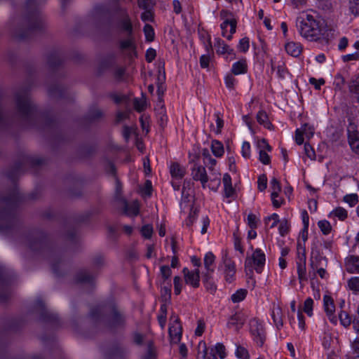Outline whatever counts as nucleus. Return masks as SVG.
I'll return each mask as SVG.
<instances>
[{
    "mask_svg": "<svg viewBox=\"0 0 359 359\" xmlns=\"http://www.w3.org/2000/svg\"><path fill=\"white\" fill-rule=\"evenodd\" d=\"M297 27L299 34L309 41L327 39V29L309 11H303L297 18Z\"/></svg>",
    "mask_w": 359,
    "mask_h": 359,
    "instance_id": "f257e3e1",
    "label": "nucleus"
},
{
    "mask_svg": "<svg viewBox=\"0 0 359 359\" xmlns=\"http://www.w3.org/2000/svg\"><path fill=\"white\" fill-rule=\"evenodd\" d=\"M265 254L260 249H256L251 257H248L245 262V269L252 270L254 266L255 271L260 273L262 271L263 267L265 265Z\"/></svg>",
    "mask_w": 359,
    "mask_h": 359,
    "instance_id": "f03ea898",
    "label": "nucleus"
},
{
    "mask_svg": "<svg viewBox=\"0 0 359 359\" xmlns=\"http://www.w3.org/2000/svg\"><path fill=\"white\" fill-rule=\"evenodd\" d=\"M250 331L254 341L259 346H262L266 339V332L262 323L256 319L250 322Z\"/></svg>",
    "mask_w": 359,
    "mask_h": 359,
    "instance_id": "7ed1b4c3",
    "label": "nucleus"
},
{
    "mask_svg": "<svg viewBox=\"0 0 359 359\" xmlns=\"http://www.w3.org/2000/svg\"><path fill=\"white\" fill-rule=\"evenodd\" d=\"M215 48L217 54L222 55L226 60H233L236 58V53L233 48L227 45L223 40L216 38L215 40Z\"/></svg>",
    "mask_w": 359,
    "mask_h": 359,
    "instance_id": "20e7f679",
    "label": "nucleus"
},
{
    "mask_svg": "<svg viewBox=\"0 0 359 359\" xmlns=\"http://www.w3.org/2000/svg\"><path fill=\"white\" fill-rule=\"evenodd\" d=\"M223 269L225 280L231 283L235 280L236 264L226 255L222 257V264L220 266Z\"/></svg>",
    "mask_w": 359,
    "mask_h": 359,
    "instance_id": "39448f33",
    "label": "nucleus"
},
{
    "mask_svg": "<svg viewBox=\"0 0 359 359\" xmlns=\"http://www.w3.org/2000/svg\"><path fill=\"white\" fill-rule=\"evenodd\" d=\"M191 177L194 180L199 181L203 189L207 187V182L209 179L205 167L201 165L194 164L191 169Z\"/></svg>",
    "mask_w": 359,
    "mask_h": 359,
    "instance_id": "423d86ee",
    "label": "nucleus"
},
{
    "mask_svg": "<svg viewBox=\"0 0 359 359\" xmlns=\"http://www.w3.org/2000/svg\"><path fill=\"white\" fill-rule=\"evenodd\" d=\"M314 131L315 129L313 126L308 123L304 124L295 131V142L297 144L301 145L304 142V136L307 139H310L313 137Z\"/></svg>",
    "mask_w": 359,
    "mask_h": 359,
    "instance_id": "0eeeda50",
    "label": "nucleus"
},
{
    "mask_svg": "<svg viewBox=\"0 0 359 359\" xmlns=\"http://www.w3.org/2000/svg\"><path fill=\"white\" fill-rule=\"evenodd\" d=\"M185 283L190 285L194 288H197L200 285V271L196 269L194 271H189L187 268L182 270Z\"/></svg>",
    "mask_w": 359,
    "mask_h": 359,
    "instance_id": "6e6552de",
    "label": "nucleus"
},
{
    "mask_svg": "<svg viewBox=\"0 0 359 359\" xmlns=\"http://www.w3.org/2000/svg\"><path fill=\"white\" fill-rule=\"evenodd\" d=\"M17 107L23 115H28L33 110L32 102L27 95L17 97Z\"/></svg>",
    "mask_w": 359,
    "mask_h": 359,
    "instance_id": "1a4fd4ad",
    "label": "nucleus"
},
{
    "mask_svg": "<svg viewBox=\"0 0 359 359\" xmlns=\"http://www.w3.org/2000/svg\"><path fill=\"white\" fill-rule=\"evenodd\" d=\"M323 306L325 311L328 316L330 320L333 323H337L336 317L334 316L335 312V306L332 298L328 295L323 297Z\"/></svg>",
    "mask_w": 359,
    "mask_h": 359,
    "instance_id": "9d476101",
    "label": "nucleus"
},
{
    "mask_svg": "<svg viewBox=\"0 0 359 359\" xmlns=\"http://www.w3.org/2000/svg\"><path fill=\"white\" fill-rule=\"evenodd\" d=\"M236 20L223 22L220 25L222 36L226 38L229 41L231 40L232 36L236 30Z\"/></svg>",
    "mask_w": 359,
    "mask_h": 359,
    "instance_id": "9b49d317",
    "label": "nucleus"
},
{
    "mask_svg": "<svg viewBox=\"0 0 359 359\" xmlns=\"http://www.w3.org/2000/svg\"><path fill=\"white\" fill-rule=\"evenodd\" d=\"M345 269L349 273H359V256H348L345 259Z\"/></svg>",
    "mask_w": 359,
    "mask_h": 359,
    "instance_id": "f8f14e48",
    "label": "nucleus"
},
{
    "mask_svg": "<svg viewBox=\"0 0 359 359\" xmlns=\"http://www.w3.org/2000/svg\"><path fill=\"white\" fill-rule=\"evenodd\" d=\"M169 334L172 343L177 344L182 337V327L176 318L173 323L169 327Z\"/></svg>",
    "mask_w": 359,
    "mask_h": 359,
    "instance_id": "ddd939ff",
    "label": "nucleus"
},
{
    "mask_svg": "<svg viewBox=\"0 0 359 359\" xmlns=\"http://www.w3.org/2000/svg\"><path fill=\"white\" fill-rule=\"evenodd\" d=\"M327 259L325 257L323 256L320 251H312L310 258L311 268H318L320 266H327Z\"/></svg>",
    "mask_w": 359,
    "mask_h": 359,
    "instance_id": "4468645a",
    "label": "nucleus"
},
{
    "mask_svg": "<svg viewBox=\"0 0 359 359\" xmlns=\"http://www.w3.org/2000/svg\"><path fill=\"white\" fill-rule=\"evenodd\" d=\"M118 29L125 32L128 35L133 34V25L130 17L127 13H124L118 22Z\"/></svg>",
    "mask_w": 359,
    "mask_h": 359,
    "instance_id": "2eb2a0df",
    "label": "nucleus"
},
{
    "mask_svg": "<svg viewBox=\"0 0 359 359\" xmlns=\"http://www.w3.org/2000/svg\"><path fill=\"white\" fill-rule=\"evenodd\" d=\"M215 256L212 252H207L203 259V264L205 272L203 274L213 273L215 271Z\"/></svg>",
    "mask_w": 359,
    "mask_h": 359,
    "instance_id": "dca6fc26",
    "label": "nucleus"
},
{
    "mask_svg": "<svg viewBox=\"0 0 359 359\" xmlns=\"http://www.w3.org/2000/svg\"><path fill=\"white\" fill-rule=\"evenodd\" d=\"M170 172L172 178L181 180L185 175L186 169L180 163L174 162L170 165Z\"/></svg>",
    "mask_w": 359,
    "mask_h": 359,
    "instance_id": "f3484780",
    "label": "nucleus"
},
{
    "mask_svg": "<svg viewBox=\"0 0 359 359\" xmlns=\"http://www.w3.org/2000/svg\"><path fill=\"white\" fill-rule=\"evenodd\" d=\"M285 49L289 55L298 57L302 51V46L299 43L289 41L285 43Z\"/></svg>",
    "mask_w": 359,
    "mask_h": 359,
    "instance_id": "a211bd4d",
    "label": "nucleus"
},
{
    "mask_svg": "<svg viewBox=\"0 0 359 359\" xmlns=\"http://www.w3.org/2000/svg\"><path fill=\"white\" fill-rule=\"evenodd\" d=\"M248 71L247 60L245 58H242L238 62L233 64L231 67V72L234 75H238L245 74Z\"/></svg>",
    "mask_w": 359,
    "mask_h": 359,
    "instance_id": "6ab92c4d",
    "label": "nucleus"
},
{
    "mask_svg": "<svg viewBox=\"0 0 359 359\" xmlns=\"http://www.w3.org/2000/svg\"><path fill=\"white\" fill-rule=\"evenodd\" d=\"M211 151L212 154L217 158H221L224 154V148L223 144L217 140H213L211 142Z\"/></svg>",
    "mask_w": 359,
    "mask_h": 359,
    "instance_id": "aec40b11",
    "label": "nucleus"
},
{
    "mask_svg": "<svg viewBox=\"0 0 359 359\" xmlns=\"http://www.w3.org/2000/svg\"><path fill=\"white\" fill-rule=\"evenodd\" d=\"M244 324V320L240 314H235L232 316L228 323L227 326L229 328H234L236 331H238Z\"/></svg>",
    "mask_w": 359,
    "mask_h": 359,
    "instance_id": "412c9836",
    "label": "nucleus"
},
{
    "mask_svg": "<svg viewBox=\"0 0 359 359\" xmlns=\"http://www.w3.org/2000/svg\"><path fill=\"white\" fill-rule=\"evenodd\" d=\"M201 348L202 351H200V352L203 353V359H217L215 353V349L212 347L207 348L204 341H201L199 343V349L201 350Z\"/></svg>",
    "mask_w": 359,
    "mask_h": 359,
    "instance_id": "4be33fe9",
    "label": "nucleus"
},
{
    "mask_svg": "<svg viewBox=\"0 0 359 359\" xmlns=\"http://www.w3.org/2000/svg\"><path fill=\"white\" fill-rule=\"evenodd\" d=\"M328 217L331 219L337 218L341 221H344L348 217V212L342 207H337L330 212Z\"/></svg>",
    "mask_w": 359,
    "mask_h": 359,
    "instance_id": "5701e85b",
    "label": "nucleus"
},
{
    "mask_svg": "<svg viewBox=\"0 0 359 359\" xmlns=\"http://www.w3.org/2000/svg\"><path fill=\"white\" fill-rule=\"evenodd\" d=\"M212 273L203 274V281L206 290L211 294H214L217 286L212 280Z\"/></svg>",
    "mask_w": 359,
    "mask_h": 359,
    "instance_id": "b1692460",
    "label": "nucleus"
},
{
    "mask_svg": "<svg viewBox=\"0 0 359 359\" xmlns=\"http://www.w3.org/2000/svg\"><path fill=\"white\" fill-rule=\"evenodd\" d=\"M257 122L262 125L264 128L271 130L273 128V125L269 121V117L266 113L264 111H258L257 114Z\"/></svg>",
    "mask_w": 359,
    "mask_h": 359,
    "instance_id": "393cba45",
    "label": "nucleus"
},
{
    "mask_svg": "<svg viewBox=\"0 0 359 359\" xmlns=\"http://www.w3.org/2000/svg\"><path fill=\"white\" fill-rule=\"evenodd\" d=\"M298 279L300 283L307 280L306 262H296Z\"/></svg>",
    "mask_w": 359,
    "mask_h": 359,
    "instance_id": "a878e982",
    "label": "nucleus"
},
{
    "mask_svg": "<svg viewBox=\"0 0 359 359\" xmlns=\"http://www.w3.org/2000/svg\"><path fill=\"white\" fill-rule=\"evenodd\" d=\"M348 89L351 93L359 95V74L351 79L348 83Z\"/></svg>",
    "mask_w": 359,
    "mask_h": 359,
    "instance_id": "bb28decb",
    "label": "nucleus"
},
{
    "mask_svg": "<svg viewBox=\"0 0 359 359\" xmlns=\"http://www.w3.org/2000/svg\"><path fill=\"white\" fill-rule=\"evenodd\" d=\"M306 255L304 245L299 241L297 246V262H306Z\"/></svg>",
    "mask_w": 359,
    "mask_h": 359,
    "instance_id": "cd10ccee",
    "label": "nucleus"
},
{
    "mask_svg": "<svg viewBox=\"0 0 359 359\" xmlns=\"http://www.w3.org/2000/svg\"><path fill=\"white\" fill-rule=\"evenodd\" d=\"M348 288L353 293L357 294L359 292V276H353L349 278L347 281Z\"/></svg>",
    "mask_w": 359,
    "mask_h": 359,
    "instance_id": "c85d7f7f",
    "label": "nucleus"
},
{
    "mask_svg": "<svg viewBox=\"0 0 359 359\" xmlns=\"http://www.w3.org/2000/svg\"><path fill=\"white\" fill-rule=\"evenodd\" d=\"M212 175L213 178L210 180V183L208 187L211 190L217 191L221 184V174L219 172H215L212 173Z\"/></svg>",
    "mask_w": 359,
    "mask_h": 359,
    "instance_id": "c756f323",
    "label": "nucleus"
},
{
    "mask_svg": "<svg viewBox=\"0 0 359 359\" xmlns=\"http://www.w3.org/2000/svg\"><path fill=\"white\" fill-rule=\"evenodd\" d=\"M124 319L123 316L116 311H114L110 320V325L116 327L123 323Z\"/></svg>",
    "mask_w": 359,
    "mask_h": 359,
    "instance_id": "7c9ffc66",
    "label": "nucleus"
},
{
    "mask_svg": "<svg viewBox=\"0 0 359 359\" xmlns=\"http://www.w3.org/2000/svg\"><path fill=\"white\" fill-rule=\"evenodd\" d=\"M339 320H340L341 324L344 327H349L351 325V324L352 323V322H353V320H351V316L346 311H341L339 315Z\"/></svg>",
    "mask_w": 359,
    "mask_h": 359,
    "instance_id": "2f4dec72",
    "label": "nucleus"
},
{
    "mask_svg": "<svg viewBox=\"0 0 359 359\" xmlns=\"http://www.w3.org/2000/svg\"><path fill=\"white\" fill-rule=\"evenodd\" d=\"M167 309L165 304L161 305L160 309V314L158 316V321L162 329L165 327L166 323Z\"/></svg>",
    "mask_w": 359,
    "mask_h": 359,
    "instance_id": "473e14b6",
    "label": "nucleus"
},
{
    "mask_svg": "<svg viewBox=\"0 0 359 359\" xmlns=\"http://www.w3.org/2000/svg\"><path fill=\"white\" fill-rule=\"evenodd\" d=\"M359 197L356 194H346L344 196L343 201L348 203L350 207H354L359 201Z\"/></svg>",
    "mask_w": 359,
    "mask_h": 359,
    "instance_id": "72a5a7b5",
    "label": "nucleus"
},
{
    "mask_svg": "<svg viewBox=\"0 0 359 359\" xmlns=\"http://www.w3.org/2000/svg\"><path fill=\"white\" fill-rule=\"evenodd\" d=\"M120 48L122 50L135 48L134 39L132 35H128V38L126 39L120 41Z\"/></svg>",
    "mask_w": 359,
    "mask_h": 359,
    "instance_id": "f704fd0d",
    "label": "nucleus"
},
{
    "mask_svg": "<svg viewBox=\"0 0 359 359\" xmlns=\"http://www.w3.org/2000/svg\"><path fill=\"white\" fill-rule=\"evenodd\" d=\"M247 294V290L245 289H240L231 295V300L234 303H238L243 301Z\"/></svg>",
    "mask_w": 359,
    "mask_h": 359,
    "instance_id": "c9c22d12",
    "label": "nucleus"
},
{
    "mask_svg": "<svg viewBox=\"0 0 359 359\" xmlns=\"http://www.w3.org/2000/svg\"><path fill=\"white\" fill-rule=\"evenodd\" d=\"M318 226L324 235L329 234L332 231V226L330 223L325 219L319 221L318 222Z\"/></svg>",
    "mask_w": 359,
    "mask_h": 359,
    "instance_id": "e433bc0d",
    "label": "nucleus"
},
{
    "mask_svg": "<svg viewBox=\"0 0 359 359\" xmlns=\"http://www.w3.org/2000/svg\"><path fill=\"white\" fill-rule=\"evenodd\" d=\"M235 354L239 359H250L248 351L243 346H238Z\"/></svg>",
    "mask_w": 359,
    "mask_h": 359,
    "instance_id": "4c0bfd02",
    "label": "nucleus"
},
{
    "mask_svg": "<svg viewBox=\"0 0 359 359\" xmlns=\"http://www.w3.org/2000/svg\"><path fill=\"white\" fill-rule=\"evenodd\" d=\"M125 210L128 214L132 215H137L139 214V205L137 201L133 202L131 205H126Z\"/></svg>",
    "mask_w": 359,
    "mask_h": 359,
    "instance_id": "58836bf2",
    "label": "nucleus"
},
{
    "mask_svg": "<svg viewBox=\"0 0 359 359\" xmlns=\"http://www.w3.org/2000/svg\"><path fill=\"white\" fill-rule=\"evenodd\" d=\"M345 84V79L341 74H338L334 77V86L336 90H341Z\"/></svg>",
    "mask_w": 359,
    "mask_h": 359,
    "instance_id": "ea45409f",
    "label": "nucleus"
},
{
    "mask_svg": "<svg viewBox=\"0 0 359 359\" xmlns=\"http://www.w3.org/2000/svg\"><path fill=\"white\" fill-rule=\"evenodd\" d=\"M313 300L312 298H307L304 303V311L309 316L313 315Z\"/></svg>",
    "mask_w": 359,
    "mask_h": 359,
    "instance_id": "a19ab883",
    "label": "nucleus"
},
{
    "mask_svg": "<svg viewBox=\"0 0 359 359\" xmlns=\"http://www.w3.org/2000/svg\"><path fill=\"white\" fill-rule=\"evenodd\" d=\"M144 32L146 40L147 41H152L154 39V31L153 27L150 25H145L144 27Z\"/></svg>",
    "mask_w": 359,
    "mask_h": 359,
    "instance_id": "79ce46f5",
    "label": "nucleus"
},
{
    "mask_svg": "<svg viewBox=\"0 0 359 359\" xmlns=\"http://www.w3.org/2000/svg\"><path fill=\"white\" fill-rule=\"evenodd\" d=\"M154 232L153 226L151 224H146L141 229V233L142 236L147 239L151 238Z\"/></svg>",
    "mask_w": 359,
    "mask_h": 359,
    "instance_id": "37998d69",
    "label": "nucleus"
},
{
    "mask_svg": "<svg viewBox=\"0 0 359 359\" xmlns=\"http://www.w3.org/2000/svg\"><path fill=\"white\" fill-rule=\"evenodd\" d=\"M250 48V40L248 37H244L239 41L238 48L240 51L245 53Z\"/></svg>",
    "mask_w": 359,
    "mask_h": 359,
    "instance_id": "c03bdc74",
    "label": "nucleus"
},
{
    "mask_svg": "<svg viewBox=\"0 0 359 359\" xmlns=\"http://www.w3.org/2000/svg\"><path fill=\"white\" fill-rule=\"evenodd\" d=\"M212 348L213 349H215V355L217 354L221 359H224L226 357V348L222 344L217 343Z\"/></svg>",
    "mask_w": 359,
    "mask_h": 359,
    "instance_id": "a18cd8bd",
    "label": "nucleus"
},
{
    "mask_svg": "<svg viewBox=\"0 0 359 359\" xmlns=\"http://www.w3.org/2000/svg\"><path fill=\"white\" fill-rule=\"evenodd\" d=\"M348 142L351 149L356 154H359V135L355 137L353 135Z\"/></svg>",
    "mask_w": 359,
    "mask_h": 359,
    "instance_id": "49530a36",
    "label": "nucleus"
},
{
    "mask_svg": "<svg viewBox=\"0 0 359 359\" xmlns=\"http://www.w3.org/2000/svg\"><path fill=\"white\" fill-rule=\"evenodd\" d=\"M174 292L176 295L180 294L182 289V280L180 276H175L173 279Z\"/></svg>",
    "mask_w": 359,
    "mask_h": 359,
    "instance_id": "de8ad7c7",
    "label": "nucleus"
},
{
    "mask_svg": "<svg viewBox=\"0 0 359 359\" xmlns=\"http://www.w3.org/2000/svg\"><path fill=\"white\" fill-rule=\"evenodd\" d=\"M237 81L231 74H228L224 78V83L227 88L233 90Z\"/></svg>",
    "mask_w": 359,
    "mask_h": 359,
    "instance_id": "09e8293b",
    "label": "nucleus"
},
{
    "mask_svg": "<svg viewBox=\"0 0 359 359\" xmlns=\"http://www.w3.org/2000/svg\"><path fill=\"white\" fill-rule=\"evenodd\" d=\"M271 187L272 189L271 194H273L275 196L276 194H279L281 191L280 182L276 177H273L271 180Z\"/></svg>",
    "mask_w": 359,
    "mask_h": 359,
    "instance_id": "8fccbe9b",
    "label": "nucleus"
},
{
    "mask_svg": "<svg viewBox=\"0 0 359 359\" xmlns=\"http://www.w3.org/2000/svg\"><path fill=\"white\" fill-rule=\"evenodd\" d=\"M356 125L353 122H349L348 126H347V133H348V139L351 140V137H352L353 135L356 137L359 135L357 130H356Z\"/></svg>",
    "mask_w": 359,
    "mask_h": 359,
    "instance_id": "3c124183",
    "label": "nucleus"
},
{
    "mask_svg": "<svg viewBox=\"0 0 359 359\" xmlns=\"http://www.w3.org/2000/svg\"><path fill=\"white\" fill-rule=\"evenodd\" d=\"M267 187V177L265 175H262L258 177L257 187L260 191H263Z\"/></svg>",
    "mask_w": 359,
    "mask_h": 359,
    "instance_id": "603ef678",
    "label": "nucleus"
},
{
    "mask_svg": "<svg viewBox=\"0 0 359 359\" xmlns=\"http://www.w3.org/2000/svg\"><path fill=\"white\" fill-rule=\"evenodd\" d=\"M258 219L257 216L252 213H250L247 217V223L250 229H256L257 226Z\"/></svg>",
    "mask_w": 359,
    "mask_h": 359,
    "instance_id": "864d4df0",
    "label": "nucleus"
},
{
    "mask_svg": "<svg viewBox=\"0 0 359 359\" xmlns=\"http://www.w3.org/2000/svg\"><path fill=\"white\" fill-rule=\"evenodd\" d=\"M241 154L245 158H249L250 157V144L248 142L245 141L243 142Z\"/></svg>",
    "mask_w": 359,
    "mask_h": 359,
    "instance_id": "5fc2aeb1",
    "label": "nucleus"
},
{
    "mask_svg": "<svg viewBox=\"0 0 359 359\" xmlns=\"http://www.w3.org/2000/svg\"><path fill=\"white\" fill-rule=\"evenodd\" d=\"M204 164L208 166V169L213 172H218L215 169V165L217 164V161L213 158L212 156L207 158V160H204Z\"/></svg>",
    "mask_w": 359,
    "mask_h": 359,
    "instance_id": "6e6d98bb",
    "label": "nucleus"
},
{
    "mask_svg": "<svg viewBox=\"0 0 359 359\" xmlns=\"http://www.w3.org/2000/svg\"><path fill=\"white\" fill-rule=\"evenodd\" d=\"M267 151L259 150V161L264 165H268L271 162V158L266 152Z\"/></svg>",
    "mask_w": 359,
    "mask_h": 359,
    "instance_id": "4d7b16f0",
    "label": "nucleus"
},
{
    "mask_svg": "<svg viewBox=\"0 0 359 359\" xmlns=\"http://www.w3.org/2000/svg\"><path fill=\"white\" fill-rule=\"evenodd\" d=\"M220 18L224 22L236 20L233 18L232 13L226 10H222L220 11Z\"/></svg>",
    "mask_w": 359,
    "mask_h": 359,
    "instance_id": "13d9d810",
    "label": "nucleus"
},
{
    "mask_svg": "<svg viewBox=\"0 0 359 359\" xmlns=\"http://www.w3.org/2000/svg\"><path fill=\"white\" fill-rule=\"evenodd\" d=\"M278 231L282 236L286 235L289 231V224L287 220L282 221L279 225Z\"/></svg>",
    "mask_w": 359,
    "mask_h": 359,
    "instance_id": "bf43d9fd",
    "label": "nucleus"
},
{
    "mask_svg": "<svg viewBox=\"0 0 359 359\" xmlns=\"http://www.w3.org/2000/svg\"><path fill=\"white\" fill-rule=\"evenodd\" d=\"M139 6L144 10L151 9L154 2V0H139Z\"/></svg>",
    "mask_w": 359,
    "mask_h": 359,
    "instance_id": "052dcab7",
    "label": "nucleus"
},
{
    "mask_svg": "<svg viewBox=\"0 0 359 359\" xmlns=\"http://www.w3.org/2000/svg\"><path fill=\"white\" fill-rule=\"evenodd\" d=\"M350 9L353 14L359 15V0H350Z\"/></svg>",
    "mask_w": 359,
    "mask_h": 359,
    "instance_id": "680f3d73",
    "label": "nucleus"
},
{
    "mask_svg": "<svg viewBox=\"0 0 359 359\" xmlns=\"http://www.w3.org/2000/svg\"><path fill=\"white\" fill-rule=\"evenodd\" d=\"M257 147L259 150H264L267 151H271V147L269 144L268 142L265 139H262L258 141Z\"/></svg>",
    "mask_w": 359,
    "mask_h": 359,
    "instance_id": "e2e57ef3",
    "label": "nucleus"
},
{
    "mask_svg": "<svg viewBox=\"0 0 359 359\" xmlns=\"http://www.w3.org/2000/svg\"><path fill=\"white\" fill-rule=\"evenodd\" d=\"M304 152L306 156L309 157L310 159H315V151L310 144L306 143L304 144Z\"/></svg>",
    "mask_w": 359,
    "mask_h": 359,
    "instance_id": "0e129e2a",
    "label": "nucleus"
},
{
    "mask_svg": "<svg viewBox=\"0 0 359 359\" xmlns=\"http://www.w3.org/2000/svg\"><path fill=\"white\" fill-rule=\"evenodd\" d=\"M215 116L216 118V124H217V129L215 130V133L217 134H219L221 133V130L224 126V121H223L222 118L220 117V114L219 112L215 113Z\"/></svg>",
    "mask_w": 359,
    "mask_h": 359,
    "instance_id": "69168bd1",
    "label": "nucleus"
},
{
    "mask_svg": "<svg viewBox=\"0 0 359 359\" xmlns=\"http://www.w3.org/2000/svg\"><path fill=\"white\" fill-rule=\"evenodd\" d=\"M210 57L209 54L202 55L200 57V65L202 68H208L209 67Z\"/></svg>",
    "mask_w": 359,
    "mask_h": 359,
    "instance_id": "338daca9",
    "label": "nucleus"
},
{
    "mask_svg": "<svg viewBox=\"0 0 359 359\" xmlns=\"http://www.w3.org/2000/svg\"><path fill=\"white\" fill-rule=\"evenodd\" d=\"M205 327V323L202 320H198L197 323V327L195 330V334L197 336H201L204 332Z\"/></svg>",
    "mask_w": 359,
    "mask_h": 359,
    "instance_id": "774afa93",
    "label": "nucleus"
}]
</instances>
